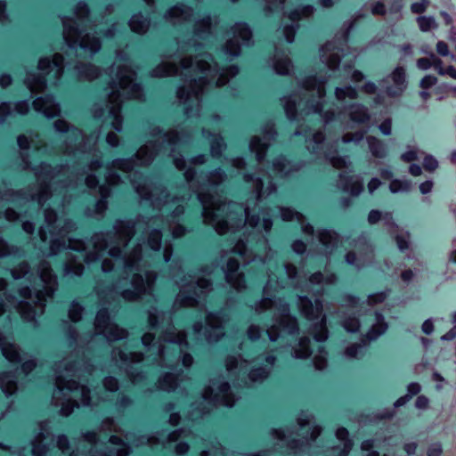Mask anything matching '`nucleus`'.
Listing matches in <instances>:
<instances>
[{
	"instance_id": "1",
	"label": "nucleus",
	"mask_w": 456,
	"mask_h": 456,
	"mask_svg": "<svg viewBox=\"0 0 456 456\" xmlns=\"http://www.w3.org/2000/svg\"><path fill=\"white\" fill-rule=\"evenodd\" d=\"M45 225L39 228L38 235L43 242L48 240L50 234L49 256L57 255L68 248L67 261L64 265L65 275L81 276L84 273V263L92 265L102 256V253L110 247L108 254L112 259L104 258L101 269L103 273H110L114 268L122 270L126 276L119 283L129 280L132 289H124L120 291L121 297L127 302L137 301L143 294H151L157 273L154 271L143 269L142 247L135 245L129 253H123L134 235L135 234V223L132 220L118 219L110 231L94 232L90 239L93 250L88 251L83 240L69 238L68 245L63 239L57 237V213L52 208L44 211Z\"/></svg>"
},
{
	"instance_id": "2",
	"label": "nucleus",
	"mask_w": 456,
	"mask_h": 456,
	"mask_svg": "<svg viewBox=\"0 0 456 456\" xmlns=\"http://www.w3.org/2000/svg\"><path fill=\"white\" fill-rule=\"evenodd\" d=\"M183 52L193 49L197 51L202 46L201 43L191 39L185 45L177 42ZM238 65L232 64L226 68H220L208 53H202L195 57H183L180 61V67L173 62L164 61L151 71L152 77H166L180 74L183 78V85L177 88L176 96L181 103L186 104L184 114L187 118L200 116L201 94L208 88H217L226 85L229 80L238 75Z\"/></svg>"
},
{
	"instance_id": "3",
	"label": "nucleus",
	"mask_w": 456,
	"mask_h": 456,
	"mask_svg": "<svg viewBox=\"0 0 456 456\" xmlns=\"http://www.w3.org/2000/svg\"><path fill=\"white\" fill-rule=\"evenodd\" d=\"M183 175L202 206L204 223L212 225L218 234L234 232L246 224L252 228H262L266 233L271 231L273 220L269 209L262 208L255 213V208H250V200H247L246 205L226 202L208 191V187H216L225 181L227 175L222 168L217 167L196 176L195 169L188 167Z\"/></svg>"
},
{
	"instance_id": "4",
	"label": "nucleus",
	"mask_w": 456,
	"mask_h": 456,
	"mask_svg": "<svg viewBox=\"0 0 456 456\" xmlns=\"http://www.w3.org/2000/svg\"><path fill=\"white\" fill-rule=\"evenodd\" d=\"M148 322L151 329L164 330L159 339L155 341V334L146 332L142 337V344L147 351H153V361L166 368H175L182 362L185 368L193 363V357L187 353L188 342L184 332H175L172 325L171 314L159 311L157 307L148 310Z\"/></svg>"
},
{
	"instance_id": "5",
	"label": "nucleus",
	"mask_w": 456,
	"mask_h": 456,
	"mask_svg": "<svg viewBox=\"0 0 456 456\" xmlns=\"http://www.w3.org/2000/svg\"><path fill=\"white\" fill-rule=\"evenodd\" d=\"M23 170H32L37 177V183L28 185L20 190L8 189L0 192V199L8 202L36 201L42 207L52 196L51 181L65 175L69 169L68 164H60L55 167L46 162H41L37 167H31L28 154L20 152Z\"/></svg>"
},
{
	"instance_id": "6",
	"label": "nucleus",
	"mask_w": 456,
	"mask_h": 456,
	"mask_svg": "<svg viewBox=\"0 0 456 456\" xmlns=\"http://www.w3.org/2000/svg\"><path fill=\"white\" fill-rule=\"evenodd\" d=\"M37 279L41 288L31 289L26 286L20 289V300L16 301L14 297H7L10 302L17 303V310L26 322H35L36 316L44 313L47 299H52L58 289L57 276L53 273L51 265L45 260L38 264Z\"/></svg>"
},
{
	"instance_id": "7",
	"label": "nucleus",
	"mask_w": 456,
	"mask_h": 456,
	"mask_svg": "<svg viewBox=\"0 0 456 456\" xmlns=\"http://www.w3.org/2000/svg\"><path fill=\"white\" fill-rule=\"evenodd\" d=\"M136 73L126 65H119L115 77L110 78L108 88L106 122L111 127L121 132L123 128V117L121 115L122 103L126 99L143 101L145 98L143 88L140 84L134 83Z\"/></svg>"
},
{
	"instance_id": "8",
	"label": "nucleus",
	"mask_w": 456,
	"mask_h": 456,
	"mask_svg": "<svg viewBox=\"0 0 456 456\" xmlns=\"http://www.w3.org/2000/svg\"><path fill=\"white\" fill-rule=\"evenodd\" d=\"M79 362L71 358H65L55 363L53 371L55 377V389L53 393L52 403L61 406L60 415L69 416L79 403L69 396V393L78 391L81 396V404L89 406L91 403V391L86 386L80 385L72 378L78 371Z\"/></svg>"
},
{
	"instance_id": "9",
	"label": "nucleus",
	"mask_w": 456,
	"mask_h": 456,
	"mask_svg": "<svg viewBox=\"0 0 456 456\" xmlns=\"http://www.w3.org/2000/svg\"><path fill=\"white\" fill-rule=\"evenodd\" d=\"M191 137V134L189 133L182 132L180 134L176 130H170L164 134L162 142L148 141L140 147L134 156L130 158L115 159L110 164L112 167L124 173L131 172L137 166H149L161 151L163 144L167 142L171 147L169 156L173 158L174 165L177 169L183 170L186 167V161L182 154L175 153V147L179 143L188 142Z\"/></svg>"
},
{
	"instance_id": "10",
	"label": "nucleus",
	"mask_w": 456,
	"mask_h": 456,
	"mask_svg": "<svg viewBox=\"0 0 456 456\" xmlns=\"http://www.w3.org/2000/svg\"><path fill=\"white\" fill-rule=\"evenodd\" d=\"M273 306L276 307V312L273 316V325L266 330L270 341L278 340L280 330L289 335L297 334L299 332L298 322L297 317L290 314L288 303L280 301L276 304L273 298L266 297L256 302L255 311L261 314Z\"/></svg>"
},
{
	"instance_id": "11",
	"label": "nucleus",
	"mask_w": 456,
	"mask_h": 456,
	"mask_svg": "<svg viewBox=\"0 0 456 456\" xmlns=\"http://www.w3.org/2000/svg\"><path fill=\"white\" fill-rule=\"evenodd\" d=\"M64 59L61 54L55 53L51 60L41 58L38 61L39 73L28 72L24 83L32 93H39L46 88L47 84L57 86L63 74Z\"/></svg>"
},
{
	"instance_id": "12",
	"label": "nucleus",
	"mask_w": 456,
	"mask_h": 456,
	"mask_svg": "<svg viewBox=\"0 0 456 456\" xmlns=\"http://www.w3.org/2000/svg\"><path fill=\"white\" fill-rule=\"evenodd\" d=\"M53 128L58 133L67 134L64 142V151L66 154L71 155L76 152L89 153L94 151L100 131L86 136L81 130L71 126L64 119L54 121Z\"/></svg>"
},
{
	"instance_id": "13",
	"label": "nucleus",
	"mask_w": 456,
	"mask_h": 456,
	"mask_svg": "<svg viewBox=\"0 0 456 456\" xmlns=\"http://www.w3.org/2000/svg\"><path fill=\"white\" fill-rule=\"evenodd\" d=\"M297 305L300 314L308 321H317L311 325L310 332L316 342H324L329 338L327 318L323 314V305L321 299L313 302L307 296H297Z\"/></svg>"
},
{
	"instance_id": "14",
	"label": "nucleus",
	"mask_w": 456,
	"mask_h": 456,
	"mask_svg": "<svg viewBox=\"0 0 456 456\" xmlns=\"http://www.w3.org/2000/svg\"><path fill=\"white\" fill-rule=\"evenodd\" d=\"M63 25V39L67 46L71 50L80 48L88 52L93 56L101 49V41L99 37L84 34L83 28L76 20L71 17H61Z\"/></svg>"
},
{
	"instance_id": "15",
	"label": "nucleus",
	"mask_w": 456,
	"mask_h": 456,
	"mask_svg": "<svg viewBox=\"0 0 456 456\" xmlns=\"http://www.w3.org/2000/svg\"><path fill=\"white\" fill-rule=\"evenodd\" d=\"M231 35L221 48L227 61H232L241 54L242 46L253 44L252 30L246 22H236L228 32Z\"/></svg>"
},
{
	"instance_id": "16",
	"label": "nucleus",
	"mask_w": 456,
	"mask_h": 456,
	"mask_svg": "<svg viewBox=\"0 0 456 456\" xmlns=\"http://www.w3.org/2000/svg\"><path fill=\"white\" fill-rule=\"evenodd\" d=\"M180 287L175 305L188 307L198 305L200 299L213 289V283L209 279L197 278L185 281Z\"/></svg>"
},
{
	"instance_id": "17",
	"label": "nucleus",
	"mask_w": 456,
	"mask_h": 456,
	"mask_svg": "<svg viewBox=\"0 0 456 456\" xmlns=\"http://www.w3.org/2000/svg\"><path fill=\"white\" fill-rule=\"evenodd\" d=\"M202 396L205 400L213 403L215 405H224L232 407L240 396H236L231 392L229 382H218L216 379H211L209 386L205 387Z\"/></svg>"
},
{
	"instance_id": "18",
	"label": "nucleus",
	"mask_w": 456,
	"mask_h": 456,
	"mask_svg": "<svg viewBox=\"0 0 456 456\" xmlns=\"http://www.w3.org/2000/svg\"><path fill=\"white\" fill-rule=\"evenodd\" d=\"M111 358L119 364L121 369H124L133 383L139 382L145 378L143 372L134 366L142 362L143 354L142 353H126L121 348H113L111 351Z\"/></svg>"
},
{
	"instance_id": "19",
	"label": "nucleus",
	"mask_w": 456,
	"mask_h": 456,
	"mask_svg": "<svg viewBox=\"0 0 456 456\" xmlns=\"http://www.w3.org/2000/svg\"><path fill=\"white\" fill-rule=\"evenodd\" d=\"M225 322L223 312L208 313L206 316V326L201 322L193 324L195 334H200L204 330V336L208 343L217 342L224 335V323Z\"/></svg>"
},
{
	"instance_id": "20",
	"label": "nucleus",
	"mask_w": 456,
	"mask_h": 456,
	"mask_svg": "<svg viewBox=\"0 0 456 456\" xmlns=\"http://www.w3.org/2000/svg\"><path fill=\"white\" fill-rule=\"evenodd\" d=\"M94 329L97 334L103 335L109 342L124 339L128 335L126 330L119 328L110 322L109 311L106 308H102L97 312Z\"/></svg>"
},
{
	"instance_id": "21",
	"label": "nucleus",
	"mask_w": 456,
	"mask_h": 456,
	"mask_svg": "<svg viewBox=\"0 0 456 456\" xmlns=\"http://www.w3.org/2000/svg\"><path fill=\"white\" fill-rule=\"evenodd\" d=\"M117 169L112 167L110 163L106 166L105 181L107 185H102L99 187L100 199L96 201L94 206L95 215L102 217L108 208L107 200L111 194V191L109 186H115L122 183L124 181L122 177L117 173Z\"/></svg>"
},
{
	"instance_id": "22",
	"label": "nucleus",
	"mask_w": 456,
	"mask_h": 456,
	"mask_svg": "<svg viewBox=\"0 0 456 456\" xmlns=\"http://www.w3.org/2000/svg\"><path fill=\"white\" fill-rule=\"evenodd\" d=\"M262 130L264 134L263 138L255 135L249 142V150L251 152L256 154V159L258 163H261L265 159L266 151L269 148L271 142L277 136V132L273 121L266 122Z\"/></svg>"
},
{
	"instance_id": "23",
	"label": "nucleus",
	"mask_w": 456,
	"mask_h": 456,
	"mask_svg": "<svg viewBox=\"0 0 456 456\" xmlns=\"http://www.w3.org/2000/svg\"><path fill=\"white\" fill-rule=\"evenodd\" d=\"M353 245L356 250L361 254V258L357 260L356 254L354 251H348L345 256V261L350 265L355 266L357 270L363 267V261L370 260V255L373 252V247L370 243L369 238L365 234H361L357 239L353 240Z\"/></svg>"
},
{
	"instance_id": "24",
	"label": "nucleus",
	"mask_w": 456,
	"mask_h": 456,
	"mask_svg": "<svg viewBox=\"0 0 456 456\" xmlns=\"http://www.w3.org/2000/svg\"><path fill=\"white\" fill-rule=\"evenodd\" d=\"M389 97H398L406 89L405 70L397 67L389 76L379 82Z\"/></svg>"
},
{
	"instance_id": "25",
	"label": "nucleus",
	"mask_w": 456,
	"mask_h": 456,
	"mask_svg": "<svg viewBox=\"0 0 456 456\" xmlns=\"http://www.w3.org/2000/svg\"><path fill=\"white\" fill-rule=\"evenodd\" d=\"M327 83L326 77H317L315 76L307 77L302 82V86L306 91H313L315 93L319 100L315 103L307 104L309 112L320 113L322 110V99L326 94L325 85Z\"/></svg>"
},
{
	"instance_id": "26",
	"label": "nucleus",
	"mask_w": 456,
	"mask_h": 456,
	"mask_svg": "<svg viewBox=\"0 0 456 456\" xmlns=\"http://www.w3.org/2000/svg\"><path fill=\"white\" fill-rule=\"evenodd\" d=\"M54 441V436L49 431V421L45 420L39 424V432L32 441V453L34 456H45L48 445Z\"/></svg>"
},
{
	"instance_id": "27",
	"label": "nucleus",
	"mask_w": 456,
	"mask_h": 456,
	"mask_svg": "<svg viewBox=\"0 0 456 456\" xmlns=\"http://www.w3.org/2000/svg\"><path fill=\"white\" fill-rule=\"evenodd\" d=\"M193 14L194 10L191 6L178 3L166 11L163 19L172 25H179L191 20Z\"/></svg>"
},
{
	"instance_id": "28",
	"label": "nucleus",
	"mask_w": 456,
	"mask_h": 456,
	"mask_svg": "<svg viewBox=\"0 0 456 456\" xmlns=\"http://www.w3.org/2000/svg\"><path fill=\"white\" fill-rule=\"evenodd\" d=\"M239 261L233 257H228L226 265L223 267V271L226 279V281L236 290L240 291L246 289V281L244 274L239 273Z\"/></svg>"
},
{
	"instance_id": "29",
	"label": "nucleus",
	"mask_w": 456,
	"mask_h": 456,
	"mask_svg": "<svg viewBox=\"0 0 456 456\" xmlns=\"http://www.w3.org/2000/svg\"><path fill=\"white\" fill-rule=\"evenodd\" d=\"M33 108L37 112L42 113L45 118H52L61 114L60 104L52 94L37 97L33 102Z\"/></svg>"
},
{
	"instance_id": "30",
	"label": "nucleus",
	"mask_w": 456,
	"mask_h": 456,
	"mask_svg": "<svg viewBox=\"0 0 456 456\" xmlns=\"http://www.w3.org/2000/svg\"><path fill=\"white\" fill-rule=\"evenodd\" d=\"M243 181L251 186L254 193L256 194V199L254 204L256 205L257 201L265 197L268 196L276 191V185L273 182H269V184L265 190L264 191V183L261 177L255 174L244 173L243 174Z\"/></svg>"
},
{
	"instance_id": "31",
	"label": "nucleus",
	"mask_w": 456,
	"mask_h": 456,
	"mask_svg": "<svg viewBox=\"0 0 456 456\" xmlns=\"http://www.w3.org/2000/svg\"><path fill=\"white\" fill-rule=\"evenodd\" d=\"M257 360H262L265 363H262L259 367L253 368L248 373V379L251 383H262L268 378L275 363L276 357L273 355H265L258 357Z\"/></svg>"
},
{
	"instance_id": "32",
	"label": "nucleus",
	"mask_w": 456,
	"mask_h": 456,
	"mask_svg": "<svg viewBox=\"0 0 456 456\" xmlns=\"http://www.w3.org/2000/svg\"><path fill=\"white\" fill-rule=\"evenodd\" d=\"M219 23L217 15L207 14L195 20L193 26L194 35L201 39L207 38L213 34V28Z\"/></svg>"
},
{
	"instance_id": "33",
	"label": "nucleus",
	"mask_w": 456,
	"mask_h": 456,
	"mask_svg": "<svg viewBox=\"0 0 456 456\" xmlns=\"http://www.w3.org/2000/svg\"><path fill=\"white\" fill-rule=\"evenodd\" d=\"M320 58L330 69L336 70L340 65L342 54L340 50L336 51L334 42H327L321 48Z\"/></svg>"
},
{
	"instance_id": "34",
	"label": "nucleus",
	"mask_w": 456,
	"mask_h": 456,
	"mask_svg": "<svg viewBox=\"0 0 456 456\" xmlns=\"http://www.w3.org/2000/svg\"><path fill=\"white\" fill-rule=\"evenodd\" d=\"M183 433H185V430L182 428L176 429L167 435L165 431H159L148 436H141L140 444H145L151 446L165 444L167 442L177 441Z\"/></svg>"
},
{
	"instance_id": "35",
	"label": "nucleus",
	"mask_w": 456,
	"mask_h": 456,
	"mask_svg": "<svg viewBox=\"0 0 456 456\" xmlns=\"http://www.w3.org/2000/svg\"><path fill=\"white\" fill-rule=\"evenodd\" d=\"M338 187L353 196H358L363 190L361 179L357 175L340 173L338 180Z\"/></svg>"
},
{
	"instance_id": "36",
	"label": "nucleus",
	"mask_w": 456,
	"mask_h": 456,
	"mask_svg": "<svg viewBox=\"0 0 456 456\" xmlns=\"http://www.w3.org/2000/svg\"><path fill=\"white\" fill-rule=\"evenodd\" d=\"M349 120L355 125L367 124L370 119L369 109L362 103L354 102L345 108Z\"/></svg>"
},
{
	"instance_id": "37",
	"label": "nucleus",
	"mask_w": 456,
	"mask_h": 456,
	"mask_svg": "<svg viewBox=\"0 0 456 456\" xmlns=\"http://www.w3.org/2000/svg\"><path fill=\"white\" fill-rule=\"evenodd\" d=\"M29 110V103L28 100L17 102L15 103L4 102L0 103V125L4 124L8 116L13 114L25 115Z\"/></svg>"
},
{
	"instance_id": "38",
	"label": "nucleus",
	"mask_w": 456,
	"mask_h": 456,
	"mask_svg": "<svg viewBox=\"0 0 456 456\" xmlns=\"http://www.w3.org/2000/svg\"><path fill=\"white\" fill-rule=\"evenodd\" d=\"M388 329V323L385 321L384 315L376 311L374 313V322L364 335V338L369 342H373L384 335Z\"/></svg>"
},
{
	"instance_id": "39",
	"label": "nucleus",
	"mask_w": 456,
	"mask_h": 456,
	"mask_svg": "<svg viewBox=\"0 0 456 456\" xmlns=\"http://www.w3.org/2000/svg\"><path fill=\"white\" fill-rule=\"evenodd\" d=\"M133 184L140 197L143 200H150L154 207L159 208L162 204L166 205L169 200V194L166 189L160 190V197H155L154 192L147 187L136 184L135 183H133Z\"/></svg>"
},
{
	"instance_id": "40",
	"label": "nucleus",
	"mask_w": 456,
	"mask_h": 456,
	"mask_svg": "<svg viewBox=\"0 0 456 456\" xmlns=\"http://www.w3.org/2000/svg\"><path fill=\"white\" fill-rule=\"evenodd\" d=\"M322 428L315 426L311 429L310 435L304 436L302 439H292L289 442L288 447L295 454L303 452L305 447L310 445L311 442H314L321 435Z\"/></svg>"
},
{
	"instance_id": "41",
	"label": "nucleus",
	"mask_w": 456,
	"mask_h": 456,
	"mask_svg": "<svg viewBox=\"0 0 456 456\" xmlns=\"http://www.w3.org/2000/svg\"><path fill=\"white\" fill-rule=\"evenodd\" d=\"M370 343L362 338L359 342L351 343L345 348L343 355L348 360H361L365 354Z\"/></svg>"
},
{
	"instance_id": "42",
	"label": "nucleus",
	"mask_w": 456,
	"mask_h": 456,
	"mask_svg": "<svg viewBox=\"0 0 456 456\" xmlns=\"http://www.w3.org/2000/svg\"><path fill=\"white\" fill-rule=\"evenodd\" d=\"M202 134L208 138L210 144V154L213 158H219L226 149V143L220 134H214L202 128Z\"/></svg>"
},
{
	"instance_id": "43",
	"label": "nucleus",
	"mask_w": 456,
	"mask_h": 456,
	"mask_svg": "<svg viewBox=\"0 0 456 456\" xmlns=\"http://www.w3.org/2000/svg\"><path fill=\"white\" fill-rule=\"evenodd\" d=\"M16 372V370H10L0 373V388L6 396H10L17 391Z\"/></svg>"
},
{
	"instance_id": "44",
	"label": "nucleus",
	"mask_w": 456,
	"mask_h": 456,
	"mask_svg": "<svg viewBox=\"0 0 456 456\" xmlns=\"http://www.w3.org/2000/svg\"><path fill=\"white\" fill-rule=\"evenodd\" d=\"M187 376L183 373L174 374L167 372L158 380V387L163 391L173 392L178 387L179 381Z\"/></svg>"
},
{
	"instance_id": "45",
	"label": "nucleus",
	"mask_w": 456,
	"mask_h": 456,
	"mask_svg": "<svg viewBox=\"0 0 456 456\" xmlns=\"http://www.w3.org/2000/svg\"><path fill=\"white\" fill-rule=\"evenodd\" d=\"M318 240L325 247V254L330 255L338 245V234L333 230H321L318 232Z\"/></svg>"
},
{
	"instance_id": "46",
	"label": "nucleus",
	"mask_w": 456,
	"mask_h": 456,
	"mask_svg": "<svg viewBox=\"0 0 456 456\" xmlns=\"http://www.w3.org/2000/svg\"><path fill=\"white\" fill-rule=\"evenodd\" d=\"M273 66L275 73L281 76L289 75L293 68L290 59L286 55H281L277 47L275 48Z\"/></svg>"
},
{
	"instance_id": "47",
	"label": "nucleus",
	"mask_w": 456,
	"mask_h": 456,
	"mask_svg": "<svg viewBox=\"0 0 456 456\" xmlns=\"http://www.w3.org/2000/svg\"><path fill=\"white\" fill-rule=\"evenodd\" d=\"M128 25L133 32L143 35L150 28L151 19L141 12L135 13L129 20Z\"/></svg>"
},
{
	"instance_id": "48",
	"label": "nucleus",
	"mask_w": 456,
	"mask_h": 456,
	"mask_svg": "<svg viewBox=\"0 0 456 456\" xmlns=\"http://www.w3.org/2000/svg\"><path fill=\"white\" fill-rule=\"evenodd\" d=\"M102 167V162L100 159L91 160L83 169L84 175H86L85 183L90 189L96 188L99 183L98 178L93 174L94 171L98 170Z\"/></svg>"
},
{
	"instance_id": "49",
	"label": "nucleus",
	"mask_w": 456,
	"mask_h": 456,
	"mask_svg": "<svg viewBox=\"0 0 456 456\" xmlns=\"http://www.w3.org/2000/svg\"><path fill=\"white\" fill-rule=\"evenodd\" d=\"M75 69L81 80H93L100 76V69L92 63L77 62Z\"/></svg>"
},
{
	"instance_id": "50",
	"label": "nucleus",
	"mask_w": 456,
	"mask_h": 456,
	"mask_svg": "<svg viewBox=\"0 0 456 456\" xmlns=\"http://www.w3.org/2000/svg\"><path fill=\"white\" fill-rule=\"evenodd\" d=\"M369 150L371 155L377 159H384L387 157V151L386 144L375 136L369 135L366 138Z\"/></svg>"
},
{
	"instance_id": "51",
	"label": "nucleus",
	"mask_w": 456,
	"mask_h": 456,
	"mask_svg": "<svg viewBox=\"0 0 456 456\" xmlns=\"http://www.w3.org/2000/svg\"><path fill=\"white\" fill-rule=\"evenodd\" d=\"M310 338L308 337H302L297 346L292 350V357L295 359H307L312 354V350L309 347Z\"/></svg>"
},
{
	"instance_id": "52",
	"label": "nucleus",
	"mask_w": 456,
	"mask_h": 456,
	"mask_svg": "<svg viewBox=\"0 0 456 456\" xmlns=\"http://www.w3.org/2000/svg\"><path fill=\"white\" fill-rule=\"evenodd\" d=\"M314 12L315 8L313 5H302L290 12L288 17L292 22L297 23L301 20L312 17Z\"/></svg>"
},
{
	"instance_id": "53",
	"label": "nucleus",
	"mask_w": 456,
	"mask_h": 456,
	"mask_svg": "<svg viewBox=\"0 0 456 456\" xmlns=\"http://www.w3.org/2000/svg\"><path fill=\"white\" fill-rule=\"evenodd\" d=\"M334 94L335 98L338 102H344L346 100H356L359 97L357 89L350 85L336 87Z\"/></svg>"
},
{
	"instance_id": "54",
	"label": "nucleus",
	"mask_w": 456,
	"mask_h": 456,
	"mask_svg": "<svg viewBox=\"0 0 456 456\" xmlns=\"http://www.w3.org/2000/svg\"><path fill=\"white\" fill-rule=\"evenodd\" d=\"M300 97L297 94H291L288 97H283L281 99L284 106L285 114L290 121L297 120V100Z\"/></svg>"
},
{
	"instance_id": "55",
	"label": "nucleus",
	"mask_w": 456,
	"mask_h": 456,
	"mask_svg": "<svg viewBox=\"0 0 456 456\" xmlns=\"http://www.w3.org/2000/svg\"><path fill=\"white\" fill-rule=\"evenodd\" d=\"M284 271L288 281L287 284H282L281 287L285 288L286 286H291L293 288H297L300 284V278L297 266L291 263H285Z\"/></svg>"
},
{
	"instance_id": "56",
	"label": "nucleus",
	"mask_w": 456,
	"mask_h": 456,
	"mask_svg": "<svg viewBox=\"0 0 456 456\" xmlns=\"http://www.w3.org/2000/svg\"><path fill=\"white\" fill-rule=\"evenodd\" d=\"M232 252L238 254L245 264L253 261L256 256L254 253L248 248L247 244L243 239L238 240Z\"/></svg>"
},
{
	"instance_id": "57",
	"label": "nucleus",
	"mask_w": 456,
	"mask_h": 456,
	"mask_svg": "<svg viewBox=\"0 0 456 456\" xmlns=\"http://www.w3.org/2000/svg\"><path fill=\"white\" fill-rule=\"evenodd\" d=\"M412 188V183L407 179H392L389 184L391 193L409 192Z\"/></svg>"
},
{
	"instance_id": "58",
	"label": "nucleus",
	"mask_w": 456,
	"mask_h": 456,
	"mask_svg": "<svg viewBox=\"0 0 456 456\" xmlns=\"http://www.w3.org/2000/svg\"><path fill=\"white\" fill-rule=\"evenodd\" d=\"M342 327L349 333H356L359 331L361 322L354 315L347 314L341 321Z\"/></svg>"
},
{
	"instance_id": "59",
	"label": "nucleus",
	"mask_w": 456,
	"mask_h": 456,
	"mask_svg": "<svg viewBox=\"0 0 456 456\" xmlns=\"http://www.w3.org/2000/svg\"><path fill=\"white\" fill-rule=\"evenodd\" d=\"M12 276L14 280L21 278H27L30 280L32 273H30V267L27 262H21L17 266L11 270Z\"/></svg>"
},
{
	"instance_id": "60",
	"label": "nucleus",
	"mask_w": 456,
	"mask_h": 456,
	"mask_svg": "<svg viewBox=\"0 0 456 456\" xmlns=\"http://www.w3.org/2000/svg\"><path fill=\"white\" fill-rule=\"evenodd\" d=\"M281 216L283 221H292L296 220L299 224H302L305 221V217L303 214L294 210L290 208H281Z\"/></svg>"
},
{
	"instance_id": "61",
	"label": "nucleus",
	"mask_w": 456,
	"mask_h": 456,
	"mask_svg": "<svg viewBox=\"0 0 456 456\" xmlns=\"http://www.w3.org/2000/svg\"><path fill=\"white\" fill-rule=\"evenodd\" d=\"M324 140L325 135L322 131L314 133L309 144L306 146L307 150L314 154H317Z\"/></svg>"
},
{
	"instance_id": "62",
	"label": "nucleus",
	"mask_w": 456,
	"mask_h": 456,
	"mask_svg": "<svg viewBox=\"0 0 456 456\" xmlns=\"http://www.w3.org/2000/svg\"><path fill=\"white\" fill-rule=\"evenodd\" d=\"M74 15L77 20L83 24L88 20L90 15V9L86 2L80 1L77 4L74 9Z\"/></svg>"
},
{
	"instance_id": "63",
	"label": "nucleus",
	"mask_w": 456,
	"mask_h": 456,
	"mask_svg": "<svg viewBox=\"0 0 456 456\" xmlns=\"http://www.w3.org/2000/svg\"><path fill=\"white\" fill-rule=\"evenodd\" d=\"M162 232L159 229H152L148 236V245L154 250L158 251L161 248Z\"/></svg>"
},
{
	"instance_id": "64",
	"label": "nucleus",
	"mask_w": 456,
	"mask_h": 456,
	"mask_svg": "<svg viewBox=\"0 0 456 456\" xmlns=\"http://www.w3.org/2000/svg\"><path fill=\"white\" fill-rule=\"evenodd\" d=\"M417 23L422 32H428L436 29L438 25L433 16H419L417 18Z\"/></svg>"
}]
</instances>
